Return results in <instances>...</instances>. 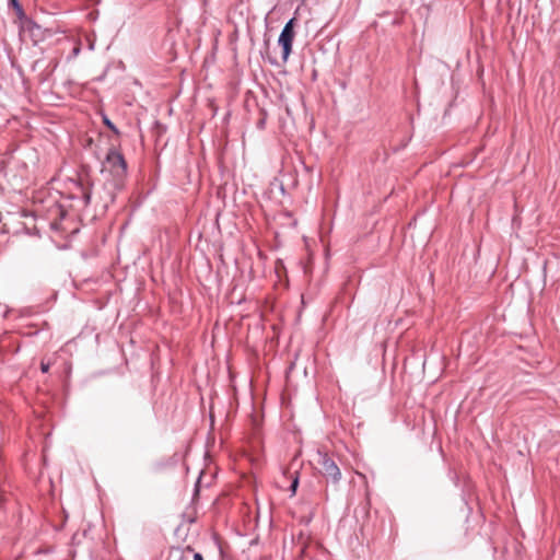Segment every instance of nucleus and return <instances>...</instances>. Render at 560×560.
<instances>
[{"mask_svg":"<svg viewBox=\"0 0 560 560\" xmlns=\"http://www.w3.org/2000/svg\"><path fill=\"white\" fill-rule=\"evenodd\" d=\"M102 174L108 173L113 176V182L109 184V191L104 200V205L107 207L108 202H113L115 194L112 191L113 188L121 186L122 179L127 173V163L117 150L110 149L102 164Z\"/></svg>","mask_w":560,"mask_h":560,"instance_id":"1","label":"nucleus"},{"mask_svg":"<svg viewBox=\"0 0 560 560\" xmlns=\"http://www.w3.org/2000/svg\"><path fill=\"white\" fill-rule=\"evenodd\" d=\"M317 463L320 465L322 474L330 479L334 483H337L341 479V471L334 459L329 457L326 452L318 451L317 452Z\"/></svg>","mask_w":560,"mask_h":560,"instance_id":"2","label":"nucleus"},{"mask_svg":"<svg viewBox=\"0 0 560 560\" xmlns=\"http://www.w3.org/2000/svg\"><path fill=\"white\" fill-rule=\"evenodd\" d=\"M294 19L289 20L283 26L278 43L282 48V59L287 61L291 51L294 39Z\"/></svg>","mask_w":560,"mask_h":560,"instance_id":"3","label":"nucleus"},{"mask_svg":"<svg viewBox=\"0 0 560 560\" xmlns=\"http://www.w3.org/2000/svg\"><path fill=\"white\" fill-rule=\"evenodd\" d=\"M77 187L80 190L79 198L81 199L84 207H86L91 201V188L89 186H84L82 182L77 183Z\"/></svg>","mask_w":560,"mask_h":560,"instance_id":"4","label":"nucleus"},{"mask_svg":"<svg viewBox=\"0 0 560 560\" xmlns=\"http://www.w3.org/2000/svg\"><path fill=\"white\" fill-rule=\"evenodd\" d=\"M9 4L13 7L20 18L24 16V11L19 0H9Z\"/></svg>","mask_w":560,"mask_h":560,"instance_id":"5","label":"nucleus"},{"mask_svg":"<svg viewBox=\"0 0 560 560\" xmlns=\"http://www.w3.org/2000/svg\"><path fill=\"white\" fill-rule=\"evenodd\" d=\"M103 122L106 127H108L113 132H115L116 135L119 133L118 129L116 128V126L110 121V119L107 117V116H103Z\"/></svg>","mask_w":560,"mask_h":560,"instance_id":"6","label":"nucleus"},{"mask_svg":"<svg viewBox=\"0 0 560 560\" xmlns=\"http://www.w3.org/2000/svg\"><path fill=\"white\" fill-rule=\"evenodd\" d=\"M172 560H189V558L184 551L177 550V552L172 557Z\"/></svg>","mask_w":560,"mask_h":560,"instance_id":"7","label":"nucleus"},{"mask_svg":"<svg viewBox=\"0 0 560 560\" xmlns=\"http://www.w3.org/2000/svg\"><path fill=\"white\" fill-rule=\"evenodd\" d=\"M40 370L43 373H47L49 371V363L42 362Z\"/></svg>","mask_w":560,"mask_h":560,"instance_id":"8","label":"nucleus"},{"mask_svg":"<svg viewBox=\"0 0 560 560\" xmlns=\"http://www.w3.org/2000/svg\"><path fill=\"white\" fill-rule=\"evenodd\" d=\"M80 50H81V49H80V46H75V47L73 48V50H72V56H73V57H77V56L80 54Z\"/></svg>","mask_w":560,"mask_h":560,"instance_id":"9","label":"nucleus"},{"mask_svg":"<svg viewBox=\"0 0 560 560\" xmlns=\"http://www.w3.org/2000/svg\"><path fill=\"white\" fill-rule=\"evenodd\" d=\"M298 483H299L298 478H295V479L293 480L292 485H291V489H292V491H293V492H295L296 487H298Z\"/></svg>","mask_w":560,"mask_h":560,"instance_id":"10","label":"nucleus"},{"mask_svg":"<svg viewBox=\"0 0 560 560\" xmlns=\"http://www.w3.org/2000/svg\"><path fill=\"white\" fill-rule=\"evenodd\" d=\"M194 560H205V559H203V557H202V555H201V553H199V552H195V553H194Z\"/></svg>","mask_w":560,"mask_h":560,"instance_id":"11","label":"nucleus"},{"mask_svg":"<svg viewBox=\"0 0 560 560\" xmlns=\"http://www.w3.org/2000/svg\"><path fill=\"white\" fill-rule=\"evenodd\" d=\"M89 47H90V49H94V44L93 43L89 44Z\"/></svg>","mask_w":560,"mask_h":560,"instance_id":"12","label":"nucleus"}]
</instances>
